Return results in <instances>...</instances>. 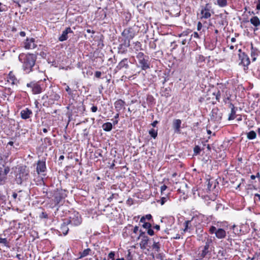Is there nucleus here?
Returning a JSON list of instances; mask_svg holds the SVG:
<instances>
[{
  "mask_svg": "<svg viewBox=\"0 0 260 260\" xmlns=\"http://www.w3.org/2000/svg\"><path fill=\"white\" fill-rule=\"evenodd\" d=\"M37 56L34 54H20L19 55V60L22 63V68L26 73L32 71Z\"/></svg>",
  "mask_w": 260,
  "mask_h": 260,
  "instance_id": "nucleus-1",
  "label": "nucleus"
},
{
  "mask_svg": "<svg viewBox=\"0 0 260 260\" xmlns=\"http://www.w3.org/2000/svg\"><path fill=\"white\" fill-rule=\"evenodd\" d=\"M29 177V170L26 166H20L16 175L15 181L18 184H22L23 182L26 181Z\"/></svg>",
  "mask_w": 260,
  "mask_h": 260,
  "instance_id": "nucleus-2",
  "label": "nucleus"
},
{
  "mask_svg": "<svg viewBox=\"0 0 260 260\" xmlns=\"http://www.w3.org/2000/svg\"><path fill=\"white\" fill-rule=\"evenodd\" d=\"M136 58L138 61V67L141 68L142 70H146L150 68V61L148 56L139 52L137 53Z\"/></svg>",
  "mask_w": 260,
  "mask_h": 260,
  "instance_id": "nucleus-3",
  "label": "nucleus"
},
{
  "mask_svg": "<svg viewBox=\"0 0 260 260\" xmlns=\"http://www.w3.org/2000/svg\"><path fill=\"white\" fill-rule=\"evenodd\" d=\"M65 220L70 226H78L81 223L82 218L78 212L74 211Z\"/></svg>",
  "mask_w": 260,
  "mask_h": 260,
  "instance_id": "nucleus-4",
  "label": "nucleus"
},
{
  "mask_svg": "<svg viewBox=\"0 0 260 260\" xmlns=\"http://www.w3.org/2000/svg\"><path fill=\"white\" fill-rule=\"evenodd\" d=\"M132 63L127 58L122 59L117 64L116 70L118 71L124 70L125 74H133L132 70H129V64Z\"/></svg>",
  "mask_w": 260,
  "mask_h": 260,
  "instance_id": "nucleus-5",
  "label": "nucleus"
},
{
  "mask_svg": "<svg viewBox=\"0 0 260 260\" xmlns=\"http://www.w3.org/2000/svg\"><path fill=\"white\" fill-rule=\"evenodd\" d=\"M118 41L120 44L117 47L118 53L121 54H126L127 52V48L130 46V42L122 38H119Z\"/></svg>",
  "mask_w": 260,
  "mask_h": 260,
  "instance_id": "nucleus-6",
  "label": "nucleus"
},
{
  "mask_svg": "<svg viewBox=\"0 0 260 260\" xmlns=\"http://www.w3.org/2000/svg\"><path fill=\"white\" fill-rule=\"evenodd\" d=\"M209 232L211 234H215L216 237L219 239L224 238L226 235V233L224 230L221 228L217 229L214 226H211L209 228Z\"/></svg>",
  "mask_w": 260,
  "mask_h": 260,
  "instance_id": "nucleus-7",
  "label": "nucleus"
},
{
  "mask_svg": "<svg viewBox=\"0 0 260 260\" xmlns=\"http://www.w3.org/2000/svg\"><path fill=\"white\" fill-rule=\"evenodd\" d=\"M41 83V82L31 81L27 83L26 86L30 88L33 94H39L42 92L43 90Z\"/></svg>",
  "mask_w": 260,
  "mask_h": 260,
  "instance_id": "nucleus-8",
  "label": "nucleus"
},
{
  "mask_svg": "<svg viewBox=\"0 0 260 260\" xmlns=\"http://www.w3.org/2000/svg\"><path fill=\"white\" fill-rule=\"evenodd\" d=\"M53 196L54 198L55 206H57L67 197V194L65 190L57 189L54 191Z\"/></svg>",
  "mask_w": 260,
  "mask_h": 260,
  "instance_id": "nucleus-9",
  "label": "nucleus"
},
{
  "mask_svg": "<svg viewBox=\"0 0 260 260\" xmlns=\"http://www.w3.org/2000/svg\"><path fill=\"white\" fill-rule=\"evenodd\" d=\"M121 35L123 37L122 39H125V40L130 42L131 40L135 36L136 34L133 28L129 27L124 29L121 33Z\"/></svg>",
  "mask_w": 260,
  "mask_h": 260,
  "instance_id": "nucleus-10",
  "label": "nucleus"
},
{
  "mask_svg": "<svg viewBox=\"0 0 260 260\" xmlns=\"http://www.w3.org/2000/svg\"><path fill=\"white\" fill-rule=\"evenodd\" d=\"M222 113L217 108H213L211 113V120L219 122L221 120Z\"/></svg>",
  "mask_w": 260,
  "mask_h": 260,
  "instance_id": "nucleus-11",
  "label": "nucleus"
},
{
  "mask_svg": "<svg viewBox=\"0 0 260 260\" xmlns=\"http://www.w3.org/2000/svg\"><path fill=\"white\" fill-rule=\"evenodd\" d=\"M10 168L5 167L4 169L0 168V185L5 183L7 180V175L10 172Z\"/></svg>",
  "mask_w": 260,
  "mask_h": 260,
  "instance_id": "nucleus-12",
  "label": "nucleus"
},
{
  "mask_svg": "<svg viewBox=\"0 0 260 260\" xmlns=\"http://www.w3.org/2000/svg\"><path fill=\"white\" fill-rule=\"evenodd\" d=\"M73 34V30L71 27H68L63 30L61 36L58 38V40L60 42H63L67 40L68 39V34Z\"/></svg>",
  "mask_w": 260,
  "mask_h": 260,
  "instance_id": "nucleus-13",
  "label": "nucleus"
},
{
  "mask_svg": "<svg viewBox=\"0 0 260 260\" xmlns=\"http://www.w3.org/2000/svg\"><path fill=\"white\" fill-rule=\"evenodd\" d=\"M37 45L35 44V39L31 38L30 39H26L24 42V47L27 49H32L36 48Z\"/></svg>",
  "mask_w": 260,
  "mask_h": 260,
  "instance_id": "nucleus-14",
  "label": "nucleus"
},
{
  "mask_svg": "<svg viewBox=\"0 0 260 260\" xmlns=\"http://www.w3.org/2000/svg\"><path fill=\"white\" fill-rule=\"evenodd\" d=\"M36 170L38 174L45 172L46 170L45 161L39 160L37 163Z\"/></svg>",
  "mask_w": 260,
  "mask_h": 260,
  "instance_id": "nucleus-15",
  "label": "nucleus"
},
{
  "mask_svg": "<svg viewBox=\"0 0 260 260\" xmlns=\"http://www.w3.org/2000/svg\"><path fill=\"white\" fill-rule=\"evenodd\" d=\"M210 6L209 4H206L205 7L203 8L201 11L202 17L205 19H207L210 17L211 14L210 13Z\"/></svg>",
  "mask_w": 260,
  "mask_h": 260,
  "instance_id": "nucleus-16",
  "label": "nucleus"
},
{
  "mask_svg": "<svg viewBox=\"0 0 260 260\" xmlns=\"http://www.w3.org/2000/svg\"><path fill=\"white\" fill-rule=\"evenodd\" d=\"M68 225L69 224L67 223L66 221L64 220L63 222L61 224L59 230L58 231L59 235H61L62 234L65 236L67 235L69 230V228L68 226Z\"/></svg>",
  "mask_w": 260,
  "mask_h": 260,
  "instance_id": "nucleus-17",
  "label": "nucleus"
},
{
  "mask_svg": "<svg viewBox=\"0 0 260 260\" xmlns=\"http://www.w3.org/2000/svg\"><path fill=\"white\" fill-rule=\"evenodd\" d=\"M125 105V102L124 101H123L121 99H119V100H117L114 103V106H115L116 111L117 112H120V111L121 110H122L123 108V109L125 108V107H124Z\"/></svg>",
  "mask_w": 260,
  "mask_h": 260,
  "instance_id": "nucleus-18",
  "label": "nucleus"
},
{
  "mask_svg": "<svg viewBox=\"0 0 260 260\" xmlns=\"http://www.w3.org/2000/svg\"><path fill=\"white\" fill-rule=\"evenodd\" d=\"M32 115V112L28 108H25L20 112V116L22 119H27Z\"/></svg>",
  "mask_w": 260,
  "mask_h": 260,
  "instance_id": "nucleus-19",
  "label": "nucleus"
},
{
  "mask_svg": "<svg viewBox=\"0 0 260 260\" xmlns=\"http://www.w3.org/2000/svg\"><path fill=\"white\" fill-rule=\"evenodd\" d=\"M181 120L180 119H174L173 122V127L176 133H180Z\"/></svg>",
  "mask_w": 260,
  "mask_h": 260,
  "instance_id": "nucleus-20",
  "label": "nucleus"
},
{
  "mask_svg": "<svg viewBox=\"0 0 260 260\" xmlns=\"http://www.w3.org/2000/svg\"><path fill=\"white\" fill-rule=\"evenodd\" d=\"M198 218L197 217H192L190 220H186L185 221L184 225V229L183 230L184 232H187L189 230L191 229V222H193L194 220H196Z\"/></svg>",
  "mask_w": 260,
  "mask_h": 260,
  "instance_id": "nucleus-21",
  "label": "nucleus"
},
{
  "mask_svg": "<svg viewBox=\"0 0 260 260\" xmlns=\"http://www.w3.org/2000/svg\"><path fill=\"white\" fill-rule=\"evenodd\" d=\"M209 252V250H206L203 249L202 250L199 251V253L197 254L196 260L203 259Z\"/></svg>",
  "mask_w": 260,
  "mask_h": 260,
  "instance_id": "nucleus-22",
  "label": "nucleus"
},
{
  "mask_svg": "<svg viewBox=\"0 0 260 260\" xmlns=\"http://www.w3.org/2000/svg\"><path fill=\"white\" fill-rule=\"evenodd\" d=\"M149 240V238L147 236L141 238V241L140 243V246L141 249L146 248Z\"/></svg>",
  "mask_w": 260,
  "mask_h": 260,
  "instance_id": "nucleus-23",
  "label": "nucleus"
},
{
  "mask_svg": "<svg viewBox=\"0 0 260 260\" xmlns=\"http://www.w3.org/2000/svg\"><path fill=\"white\" fill-rule=\"evenodd\" d=\"M259 53H260V52L258 51V50L256 48H254L252 45H251V57L252 58V61H255L256 57Z\"/></svg>",
  "mask_w": 260,
  "mask_h": 260,
  "instance_id": "nucleus-24",
  "label": "nucleus"
},
{
  "mask_svg": "<svg viewBox=\"0 0 260 260\" xmlns=\"http://www.w3.org/2000/svg\"><path fill=\"white\" fill-rule=\"evenodd\" d=\"M249 21L251 24L256 27L260 25V20L257 16L252 17Z\"/></svg>",
  "mask_w": 260,
  "mask_h": 260,
  "instance_id": "nucleus-25",
  "label": "nucleus"
},
{
  "mask_svg": "<svg viewBox=\"0 0 260 260\" xmlns=\"http://www.w3.org/2000/svg\"><path fill=\"white\" fill-rule=\"evenodd\" d=\"M241 62L244 67H247L250 64L249 58L247 55L245 54L244 53L243 54Z\"/></svg>",
  "mask_w": 260,
  "mask_h": 260,
  "instance_id": "nucleus-26",
  "label": "nucleus"
},
{
  "mask_svg": "<svg viewBox=\"0 0 260 260\" xmlns=\"http://www.w3.org/2000/svg\"><path fill=\"white\" fill-rule=\"evenodd\" d=\"M214 3L220 8H224L228 5V0H215Z\"/></svg>",
  "mask_w": 260,
  "mask_h": 260,
  "instance_id": "nucleus-27",
  "label": "nucleus"
},
{
  "mask_svg": "<svg viewBox=\"0 0 260 260\" xmlns=\"http://www.w3.org/2000/svg\"><path fill=\"white\" fill-rule=\"evenodd\" d=\"M8 82H10L12 85L16 84L17 80L14 75L11 72L8 75Z\"/></svg>",
  "mask_w": 260,
  "mask_h": 260,
  "instance_id": "nucleus-28",
  "label": "nucleus"
},
{
  "mask_svg": "<svg viewBox=\"0 0 260 260\" xmlns=\"http://www.w3.org/2000/svg\"><path fill=\"white\" fill-rule=\"evenodd\" d=\"M49 100L52 101H58L60 99V96L57 93L53 91L50 93L48 92Z\"/></svg>",
  "mask_w": 260,
  "mask_h": 260,
  "instance_id": "nucleus-29",
  "label": "nucleus"
},
{
  "mask_svg": "<svg viewBox=\"0 0 260 260\" xmlns=\"http://www.w3.org/2000/svg\"><path fill=\"white\" fill-rule=\"evenodd\" d=\"M112 124L111 122H106L103 124L102 127L104 131L110 132L112 129Z\"/></svg>",
  "mask_w": 260,
  "mask_h": 260,
  "instance_id": "nucleus-30",
  "label": "nucleus"
},
{
  "mask_svg": "<svg viewBox=\"0 0 260 260\" xmlns=\"http://www.w3.org/2000/svg\"><path fill=\"white\" fill-rule=\"evenodd\" d=\"M219 16L221 19L218 21V24L221 26H226L228 25V22L226 20V17H223V15L220 14Z\"/></svg>",
  "mask_w": 260,
  "mask_h": 260,
  "instance_id": "nucleus-31",
  "label": "nucleus"
},
{
  "mask_svg": "<svg viewBox=\"0 0 260 260\" xmlns=\"http://www.w3.org/2000/svg\"><path fill=\"white\" fill-rule=\"evenodd\" d=\"M256 134L254 131H251L247 133V138L249 140H253L256 138Z\"/></svg>",
  "mask_w": 260,
  "mask_h": 260,
  "instance_id": "nucleus-32",
  "label": "nucleus"
},
{
  "mask_svg": "<svg viewBox=\"0 0 260 260\" xmlns=\"http://www.w3.org/2000/svg\"><path fill=\"white\" fill-rule=\"evenodd\" d=\"M236 110H237V109H233V108H232V110H231V113L229 114V116L228 117L229 120H234L236 117Z\"/></svg>",
  "mask_w": 260,
  "mask_h": 260,
  "instance_id": "nucleus-33",
  "label": "nucleus"
},
{
  "mask_svg": "<svg viewBox=\"0 0 260 260\" xmlns=\"http://www.w3.org/2000/svg\"><path fill=\"white\" fill-rule=\"evenodd\" d=\"M133 44L134 49H135V51H139L142 50V44L140 42L137 41L134 42Z\"/></svg>",
  "mask_w": 260,
  "mask_h": 260,
  "instance_id": "nucleus-34",
  "label": "nucleus"
},
{
  "mask_svg": "<svg viewBox=\"0 0 260 260\" xmlns=\"http://www.w3.org/2000/svg\"><path fill=\"white\" fill-rule=\"evenodd\" d=\"M43 144L44 145V147H45L46 148L48 146H51L52 145L51 139L48 137H46V138H44Z\"/></svg>",
  "mask_w": 260,
  "mask_h": 260,
  "instance_id": "nucleus-35",
  "label": "nucleus"
},
{
  "mask_svg": "<svg viewBox=\"0 0 260 260\" xmlns=\"http://www.w3.org/2000/svg\"><path fill=\"white\" fill-rule=\"evenodd\" d=\"M0 243L7 247H10L9 242L7 238H3L0 237Z\"/></svg>",
  "mask_w": 260,
  "mask_h": 260,
  "instance_id": "nucleus-36",
  "label": "nucleus"
},
{
  "mask_svg": "<svg viewBox=\"0 0 260 260\" xmlns=\"http://www.w3.org/2000/svg\"><path fill=\"white\" fill-rule=\"evenodd\" d=\"M91 251L90 248H87L84 250L82 252H80V258L84 257L89 254V252Z\"/></svg>",
  "mask_w": 260,
  "mask_h": 260,
  "instance_id": "nucleus-37",
  "label": "nucleus"
},
{
  "mask_svg": "<svg viewBox=\"0 0 260 260\" xmlns=\"http://www.w3.org/2000/svg\"><path fill=\"white\" fill-rule=\"evenodd\" d=\"M149 134L154 139H155L157 136V131L154 128H151L149 131Z\"/></svg>",
  "mask_w": 260,
  "mask_h": 260,
  "instance_id": "nucleus-38",
  "label": "nucleus"
},
{
  "mask_svg": "<svg viewBox=\"0 0 260 260\" xmlns=\"http://www.w3.org/2000/svg\"><path fill=\"white\" fill-rule=\"evenodd\" d=\"M201 149L200 147L198 145H196L193 148V155H197L200 153Z\"/></svg>",
  "mask_w": 260,
  "mask_h": 260,
  "instance_id": "nucleus-39",
  "label": "nucleus"
},
{
  "mask_svg": "<svg viewBox=\"0 0 260 260\" xmlns=\"http://www.w3.org/2000/svg\"><path fill=\"white\" fill-rule=\"evenodd\" d=\"M153 249H155L157 252H158L160 250V246L159 242H154L152 246Z\"/></svg>",
  "mask_w": 260,
  "mask_h": 260,
  "instance_id": "nucleus-40",
  "label": "nucleus"
},
{
  "mask_svg": "<svg viewBox=\"0 0 260 260\" xmlns=\"http://www.w3.org/2000/svg\"><path fill=\"white\" fill-rule=\"evenodd\" d=\"M7 10V6L0 2V12H6Z\"/></svg>",
  "mask_w": 260,
  "mask_h": 260,
  "instance_id": "nucleus-41",
  "label": "nucleus"
},
{
  "mask_svg": "<svg viewBox=\"0 0 260 260\" xmlns=\"http://www.w3.org/2000/svg\"><path fill=\"white\" fill-rule=\"evenodd\" d=\"M13 91L12 90V89L10 88V87H8V88H5V91H4V92L6 94H7L8 95H10L12 94V93H13Z\"/></svg>",
  "mask_w": 260,
  "mask_h": 260,
  "instance_id": "nucleus-42",
  "label": "nucleus"
},
{
  "mask_svg": "<svg viewBox=\"0 0 260 260\" xmlns=\"http://www.w3.org/2000/svg\"><path fill=\"white\" fill-rule=\"evenodd\" d=\"M142 227L144 229L148 230L149 229L152 228V224L149 222L144 223V224H142Z\"/></svg>",
  "mask_w": 260,
  "mask_h": 260,
  "instance_id": "nucleus-43",
  "label": "nucleus"
},
{
  "mask_svg": "<svg viewBox=\"0 0 260 260\" xmlns=\"http://www.w3.org/2000/svg\"><path fill=\"white\" fill-rule=\"evenodd\" d=\"M78 110L83 113L85 110V106L83 104H80V105L78 107Z\"/></svg>",
  "mask_w": 260,
  "mask_h": 260,
  "instance_id": "nucleus-44",
  "label": "nucleus"
},
{
  "mask_svg": "<svg viewBox=\"0 0 260 260\" xmlns=\"http://www.w3.org/2000/svg\"><path fill=\"white\" fill-rule=\"evenodd\" d=\"M146 3H145L144 4H140L139 5L137 6V8L139 12H141L143 10V9L145 7Z\"/></svg>",
  "mask_w": 260,
  "mask_h": 260,
  "instance_id": "nucleus-45",
  "label": "nucleus"
},
{
  "mask_svg": "<svg viewBox=\"0 0 260 260\" xmlns=\"http://www.w3.org/2000/svg\"><path fill=\"white\" fill-rule=\"evenodd\" d=\"M39 217L40 218H48V214L45 212H42L40 214Z\"/></svg>",
  "mask_w": 260,
  "mask_h": 260,
  "instance_id": "nucleus-46",
  "label": "nucleus"
},
{
  "mask_svg": "<svg viewBox=\"0 0 260 260\" xmlns=\"http://www.w3.org/2000/svg\"><path fill=\"white\" fill-rule=\"evenodd\" d=\"M167 200H168V197H162L160 200V204L161 205H163L167 202ZM159 202V201H157V202Z\"/></svg>",
  "mask_w": 260,
  "mask_h": 260,
  "instance_id": "nucleus-47",
  "label": "nucleus"
},
{
  "mask_svg": "<svg viewBox=\"0 0 260 260\" xmlns=\"http://www.w3.org/2000/svg\"><path fill=\"white\" fill-rule=\"evenodd\" d=\"M213 94L216 96V100L217 101H219V100H220V91L218 90L217 93H215V92H214Z\"/></svg>",
  "mask_w": 260,
  "mask_h": 260,
  "instance_id": "nucleus-48",
  "label": "nucleus"
},
{
  "mask_svg": "<svg viewBox=\"0 0 260 260\" xmlns=\"http://www.w3.org/2000/svg\"><path fill=\"white\" fill-rule=\"evenodd\" d=\"M90 110L92 112L95 113L98 111V107L92 104V107L90 108Z\"/></svg>",
  "mask_w": 260,
  "mask_h": 260,
  "instance_id": "nucleus-49",
  "label": "nucleus"
},
{
  "mask_svg": "<svg viewBox=\"0 0 260 260\" xmlns=\"http://www.w3.org/2000/svg\"><path fill=\"white\" fill-rule=\"evenodd\" d=\"M140 235L138 238V239H140V238H142V237H144L145 236H146V235H145V233L144 232H143L142 230H140Z\"/></svg>",
  "mask_w": 260,
  "mask_h": 260,
  "instance_id": "nucleus-50",
  "label": "nucleus"
},
{
  "mask_svg": "<svg viewBox=\"0 0 260 260\" xmlns=\"http://www.w3.org/2000/svg\"><path fill=\"white\" fill-rule=\"evenodd\" d=\"M254 3H256V9L258 11L260 10V0H255Z\"/></svg>",
  "mask_w": 260,
  "mask_h": 260,
  "instance_id": "nucleus-51",
  "label": "nucleus"
},
{
  "mask_svg": "<svg viewBox=\"0 0 260 260\" xmlns=\"http://www.w3.org/2000/svg\"><path fill=\"white\" fill-rule=\"evenodd\" d=\"M147 234L150 236H153L154 234V231L151 228L147 230Z\"/></svg>",
  "mask_w": 260,
  "mask_h": 260,
  "instance_id": "nucleus-52",
  "label": "nucleus"
},
{
  "mask_svg": "<svg viewBox=\"0 0 260 260\" xmlns=\"http://www.w3.org/2000/svg\"><path fill=\"white\" fill-rule=\"evenodd\" d=\"M209 241L208 240L205 244V245L203 247V249H205L206 250H209Z\"/></svg>",
  "mask_w": 260,
  "mask_h": 260,
  "instance_id": "nucleus-53",
  "label": "nucleus"
},
{
  "mask_svg": "<svg viewBox=\"0 0 260 260\" xmlns=\"http://www.w3.org/2000/svg\"><path fill=\"white\" fill-rule=\"evenodd\" d=\"M114 256H115V252L114 251H111L108 254L109 258L113 259H114Z\"/></svg>",
  "mask_w": 260,
  "mask_h": 260,
  "instance_id": "nucleus-54",
  "label": "nucleus"
},
{
  "mask_svg": "<svg viewBox=\"0 0 260 260\" xmlns=\"http://www.w3.org/2000/svg\"><path fill=\"white\" fill-rule=\"evenodd\" d=\"M143 217L145 218V219L146 220H150V219H152V216L151 214H147L145 216H143Z\"/></svg>",
  "mask_w": 260,
  "mask_h": 260,
  "instance_id": "nucleus-55",
  "label": "nucleus"
},
{
  "mask_svg": "<svg viewBox=\"0 0 260 260\" xmlns=\"http://www.w3.org/2000/svg\"><path fill=\"white\" fill-rule=\"evenodd\" d=\"M102 73L100 71H96L94 74V76L95 77L98 78H100L101 76Z\"/></svg>",
  "mask_w": 260,
  "mask_h": 260,
  "instance_id": "nucleus-56",
  "label": "nucleus"
},
{
  "mask_svg": "<svg viewBox=\"0 0 260 260\" xmlns=\"http://www.w3.org/2000/svg\"><path fill=\"white\" fill-rule=\"evenodd\" d=\"M220 208L223 209L222 205L221 204H217L215 207V210L218 211Z\"/></svg>",
  "mask_w": 260,
  "mask_h": 260,
  "instance_id": "nucleus-57",
  "label": "nucleus"
},
{
  "mask_svg": "<svg viewBox=\"0 0 260 260\" xmlns=\"http://www.w3.org/2000/svg\"><path fill=\"white\" fill-rule=\"evenodd\" d=\"M167 186L165 184H164L163 185L161 186L160 190L161 194H162V192L165 191L167 189Z\"/></svg>",
  "mask_w": 260,
  "mask_h": 260,
  "instance_id": "nucleus-58",
  "label": "nucleus"
},
{
  "mask_svg": "<svg viewBox=\"0 0 260 260\" xmlns=\"http://www.w3.org/2000/svg\"><path fill=\"white\" fill-rule=\"evenodd\" d=\"M66 91L68 92V94H71V92L73 91L68 85L66 88Z\"/></svg>",
  "mask_w": 260,
  "mask_h": 260,
  "instance_id": "nucleus-59",
  "label": "nucleus"
},
{
  "mask_svg": "<svg viewBox=\"0 0 260 260\" xmlns=\"http://www.w3.org/2000/svg\"><path fill=\"white\" fill-rule=\"evenodd\" d=\"M150 48L155 49L156 48V45L154 42H153L152 43H150Z\"/></svg>",
  "mask_w": 260,
  "mask_h": 260,
  "instance_id": "nucleus-60",
  "label": "nucleus"
},
{
  "mask_svg": "<svg viewBox=\"0 0 260 260\" xmlns=\"http://www.w3.org/2000/svg\"><path fill=\"white\" fill-rule=\"evenodd\" d=\"M202 27V24L201 22H199L197 25V29L198 30H200Z\"/></svg>",
  "mask_w": 260,
  "mask_h": 260,
  "instance_id": "nucleus-61",
  "label": "nucleus"
},
{
  "mask_svg": "<svg viewBox=\"0 0 260 260\" xmlns=\"http://www.w3.org/2000/svg\"><path fill=\"white\" fill-rule=\"evenodd\" d=\"M140 222L144 224V223H147V222L146 221V219H145V218L143 216H142L140 219Z\"/></svg>",
  "mask_w": 260,
  "mask_h": 260,
  "instance_id": "nucleus-62",
  "label": "nucleus"
},
{
  "mask_svg": "<svg viewBox=\"0 0 260 260\" xmlns=\"http://www.w3.org/2000/svg\"><path fill=\"white\" fill-rule=\"evenodd\" d=\"M256 197H257L258 198V201L260 202V194H258V193H255L254 194V202H256V199H255V198Z\"/></svg>",
  "mask_w": 260,
  "mask_h": 260,
  "instance_id": "nucleus-63",
  "label": "nucleus"
},
{
  "mask_svg": "<svg viewBox=\"0 0 260 260\" xmlns=\"http://www.w3.org/2000/svg\"><path fill=\"white\" fill-rule=\"evenodd\" d=\"M139 230V227L138 226H135L133 229V233L136 234Z\"/></svg>",
  "mask_w": 260,
  "mask_h": 260,
  "instance_id": "nucleus-64",
  "label": "nucleus"
}]
</instances>
